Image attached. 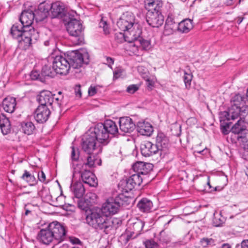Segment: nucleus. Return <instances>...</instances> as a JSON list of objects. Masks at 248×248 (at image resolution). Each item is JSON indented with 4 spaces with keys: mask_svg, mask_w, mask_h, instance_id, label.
Here are the masks:
<instances>
[{
    "mask_svg": "<svg viewBox=\"0 0 248 248\" xmlns=\"http://www.w3.org/2000/svg\"><path fill=\"white\" fill-rule=\"evenodd\" d=\"M86 160L87 161L83 164H80L81 168H83L84 165L92 168L95 167L97 165L100 166L101 164V160L92 154H88Z\"/></svg>",
    "mask_w": 248,
    "mask_h": 248,
    "instance_id": "nucleus-32",
    "label": "nucleus"
},
{
    "mask_svg": "<svg viewBox=\"0 0 248 248\" xmlns=\"http://www.w3.org/2000/svg\"><path fill=\"white\" fill-rule=\"evenodd\" d=\"M137 130L141 135L149 136L153 132V127L149 123L140 121L137 124Z\"/></svg>",
    "mask_w": 248,
    "mask_h": 248,
    "instance_id": "nucleus-26",
    "label": "nucleus"
},
{
    "mask_svg": "<svg viewBox=\"0 0 248 248\" xmlns=\"http://www.w3.org/2000/svg\"><path fill=\"white\" fill-rule=\"evenodd\" d=\"M175 26V21L174 19V17L172 15L170 16L169 15L166 20L165 23V28L166 30L170 29L173 30Z\"/></svg>",
    "mask_w": 248,
    "mask_h": 248,
    "instance_id": "nucleus-45",
    "label": "nucleus"
},
{
    "mask_svg": "<svg viewBox=\"0 0 248 248\" xmlns=\"http://www.w3.org/2000/svg\"><path fill=\"white\" fill-rule=\"evenodd\" d=\"M89 131L97 140V141L100 144L106 145L109 142L111 138L102 123L97 124L93 128H91Z\"/></svg>",
    "mask_w": 248,
    "mask_h": 248,
    "instance_id": "nucleus-9",
    "label": "nucleus"
},
{
    "mask_svg": "<svg viewBox=\"0 0 248 248\" xmlns=\"http://www.w3.org/2000/svg\"><path fill=\"white\" fill-rule=\"evenodd\" d=\"M164 16L161 12L150 11L147 13L146 21L148 24L154 28H158L164 22Z\"/></svg>",
    "mask_w": 248,
    "mask_h": 248,
    "instance_id": "nucleus-14",
    "label": "nucleus"
},
{
    "mask_svg": "<svg viewBox=\"0 0 248 248\" xmlns=\"http://www.w3.org/2000/svg\"><path fill=\"white\" fill-rule=\"evenodd\" d=\"M66 30L70 35L74 37L73 42L75 45H79L84 43L83 29L80 21L70 18L66 25Z\"/></svg>",
    "mask_w": 248,
    "mask_h": 248,
    "instance_id": "nucleus-5",
    "label": "nucleus"
},
{
    "mask_svg": "<svg viewBox=\"0 0 248 248\" xmlns=\"http://www.w3.org/2000/svg\"><path fill=\"white\" fill-rule=\"evenodd\" d=\"M0 128L3 135H7L11 131V125L10 121L3 113L0 114Z\"/></svg>",
    "mask_w": 248,
    "mask_h": 248,
    "instance_id": "nucleus-29",
    "label": "nucleus"
},
{
    "mask_svg": "<svg viewBox=\"0 0 248 248\" xmlns=\"http://www.w3.org/2000/svg\"><path fill=\"white\" fill-rule=\"evenodd\" d=\"M103 124L104 128L106 129L111 138L116 136L118 133V128L115 122L111 120H107L104 121Z\"/></svg>",
    "mask_w": 248,
    "mask_h": 248,
    "instance_id": "nucleus-27",
    "label": "nucleus"
},
{
    "mask_svg": "<svg viewBox=\"0 0 248 248\" xmlns=\"http://www.w3.org/2000/svg\"><path fill=\"white\" fill-rule=\"evenodd\" d=\"M71 188L75 196L78 199L82 197L85 193L84 187L80 182L74 183Z\"/></svg>",
    "mask_w": 248,
    "mask_h": 248,
    "instance_id": "nucleus-34",
    "label": "nucleus"
},
{
    "mask_svg": "<svg viewBox=\"0 0 248 248\" xmlns=\"http://www.w3.org/2000/svg\"><path fill=\"white\" fill-rule=\"evenodd\" d=\"M220 248H231V246L228 244H223Z\"/></svg>",
    "mask_w": 248,
    "mask_h": 248,
    "instance_id": "nucleus-63",
    "label": "nucleus"
},
{
    "mask_svg": "<svg viewBox=\"0 0 248 248\" xmlns=\"http://www.w3.org/2000/svg\"><path fill=\"white\" fill-rule=\"evenodd\" d=\"M86 222L96 230L106 234L109 233L114 226V219L107 217L101 208H94L86 211Z\"/></svg>",
    "mask_w": 248,
    "mask_h": 248,
    "instance_id": "nucleus-2",
    "label": "nucleus"
},
{
    "mask_svg": "<svg viewBox=\"0 0 248 248\" xmlns=\"http://www.w3.org/2000/svg\"><path fill=\"white\" fill-rule=\"evenodd\" d=\"M16 101L15 98L8 96L3 100L0 105V109L2 108L3 110L8 113H13L16 108Z\"/></svg>",
    "mask_w": 248,
    "mask_h": 248,
    "instance_id": "nucleus-24",
    "label": "nucleus"
},
{
    "mask_svg": "<svg viewBox=\"0 0 248 248\" xmlns=\"http://www.w3.org/2000/svg\"><path fill=\"white\" fill-rule=\"evenodd\" d=\"M123 72V70L120 67H117L113 71V78L117 79L120 78Z\"/></svg>",
    "mask_w": 248,
    "mask_h": 248,
    "instance_id": "nucleus-53",
    "label": "nucleus"
},
{
    "mask_svg": "<svg viewBox=\"0 0 248 248\" xmlns=\"http://www.w3.org/2000/svg\"><path fill=\"white\" fill-rule=\"evenodd\" d=\"M143 244L145 248H161L159 245L153 239H147Z\"/></svg>",
    "mask_w": 248,
    "mask_h": 248,
    "instance_id": "nucleus-43",
    "label": "nucleus"
},
{
    "mask_svg": "<svg viewBox=\"0 0 248 248\" xmlns=\"http://www.w3.org/2000/svg\"><path fill=\"white\" fill-rule=\"evenodd\" d=\"M79 174L82 181L85 184L91 186L95 187L98 185V181L95 175L90 170H87L81 167L80 165H76L74 168L73 175Z\"/></svg>",
    "mask_w": 248,
    "mask_h": 248,
    "instance_id": "nucleus-7",
    "label": "nucleus"
},
{
    "mask_svg": "<svg viewBox=\"0 0 248 248\" xmlns=\"http://www.w3.org/2000/svg\"><path fill=\"white\" fill-rule=\"evenodd\" d=\"M121 205V201L119 198H110L103 204L101 209L107 217H108V216L117 213L120 209Z\"/></svg>",
    "mask_w": 248,
    "mask_h": 248,
    "instance_id": "nucleus-12",
    "label": "nucleus"
},
{
    "mask_svg": "<svg viewBox=\"0 0 248 248\" xmlns=\"http://www.w3.org/2000/svg\"><path fill=\"white\" fill-rule=\"evenodd\" d=\"M50 16L52 18H62L66 15L63 5L59 2L50 4Z\"/></svg>",
    "mask_w": 248,
    "mask_h": 248,
    "instance_id": "nucleus-19",
    "label": "nucleus"
},
{
    "mask_svg": "<svg viewBox=\"0 0 248 248\" xmlns=\"http://www.w3.org/2000/svg\"><path fill=\"white\" fill-rule=\"evenodd\" d=\"M20 21L25 28V30L30 29H34L31 26L33 20H36V16L33 12L31 10L24 11L21 13L20 18Z\"/></svg>",
    "mask_w": 248,
    "mask_h": 248,
    "instance_id": "nucleus-18",
    "label": "nucleus"
},
{
    "mask_svg": "<svg viewBox=\"0 0 248 248\" xmlns=\"http://www.w3.org/2000/svg\"><path fill=\"white\" fill-rule=\"evenodd\" d=\"M38 180L41 181V182L46 183L47 182H46V175L45 173L42 171L40 173H39L38 174Z\"/></svg>",
    "mask_w": 248,
    "mask_h": 248,
    "instance_id": "nucleus-55",
    "label": "nucleus"
},
{
    "mask_svg": "<svg viewBox=\"0 0 248 248\" xmlns=\"http://www.w3.org/2000/svg\"><path fill=\"white\" fill-rule=\"evenodd\" d=\"M239 117V120L248 124V106H242L241 108L233 107L229 108L228 111H223L220 114V122L226 120H235Z\"/></svg>",
    "mask_w": 248,
    "mask_h": 248,
    "instance_id": "nucleus-4",
    "label": "nucleus"
},
{
    "mask_svg": "<svg viewBox=\"0 0 248 248\" xmlns=\"http://www.w3.org/2000/svg\"><path fill=\"white\" fill-rule=\"evenodd\" d=\"M21 178L25 180L30 186H34L37 184V180L34 176L31 175L27 170H24V173L21 176Z\"/></svg>",
    "mask_w": 248,
    "mask_h": 248,
    "instance_id": "nucleus-39",
    "label": "nucleus"
},
{
    "mask_svg": "<svg viewBox=\"0 0 248 248\" xmlns=\"http://www.w3.org/2000/svg\"><path fill=\"white\" fill-rule=\"evenodd\" d=\"M71 159L72 161V167L75 168L74 162L77 161L79 157V152L78 148H75L74 146L71 147Z\"/></svg>",
    "mask_w": 248,
    "mask_h": 248,
    "instance_id": "nucleus-42",
    "label": "nucleus"
},
{
    "mask_svg": "<svg viewBox=\"0 0 248 248\" xmlns=\"http://www.w3.org/2000/svg\"><path fill=\"white\" fill-rule=\"evenodd\" d=\"M42 75L45 77H52L54 76V73L50 66L45 65L42 68Z\"/></svg>",
    "mask_w": 248,
    "mask_h": 248,
    "instance_id": "nucleus-46",
    "label": "nucleus"
},
{
    "mask_svg": "<svg viewBox=\"0 0 248 248\" xmlns=\"http://www.w3.org/2000/svg\"><path fill=\"white\" fill-rule=\"evenodd\" d=\"M126 31L123 32H119L115 33V39L118 43H123V42H127L126 38Z\"/></svg>",
    "mask_w": 248,
    "mask_h": 248,
    "instance_id": "nucleus-48",
    "label": "nucleus"
},
{
    "mask_svg": "<svg viewBox=\"0 0 248 248\" xmlns=\"http://www.w3.org/2000/svg\"><path fill=\"white\" fill-rule=\"evenodd\" d=\"M106 63L108 66L112 68V65L114 63V59L111 57H105Z\"/></svg>",
    "mask_w": 248,
    "mask_h": 248,
    "instance_id": "nucleus-56",
    "label": "nucleus"
},
{
    "mask_svg": "<svg viewBox=\"0 0 248 248\" xmlns=\"http://www.w3.org/2000/svg\"><path fill=\"white\" fill-rule=\"evenodd\" d=\"M97 93V87L91 86L88 89V94L90 96H93Z\"/></svg>",
    "mask_w": 248,
    "mask_h": 248,
    "instance_id": "nucleus-54",
    "label": "nucleus"
},
{
    "mask_svg": "<svg viewBox=\"0 0 248 248\" xmlns=\"http://www.w3.org/2000/svg\"><path fill=\"white\" fill-rule=\"evenodd\" d=\"M50 4L46 2L41 3L38 7L37 9L33 12L36 16V22L42 21L50 16Z\"/></svg>",
    "mask_w": 248,
    "mask_h": 248,
    "instance_id": "nucleus-15",
    "label": "nucleus"
},
{
    "mask_svg": "<svg viewBox=\"0 0 248 248\" xmlns=\"http://www.w3.org/2000/svg\"><path fill=\"white\" fill-rule=\"evenodd\" d=\"M144 226V222L140 219H136L135 221L129 223L125 231L126 240L138 237L141 233Z\"/></svg>",
    "mask_w": 248,
    "mask_h": 248,
    "instance_id": "nucleus-10",
    "label": "nucleus"
},
{
    "mask_svg": "<svg viewBox=\"0 0 248 248\" xmlns=\"http://www.w3.org/2000/svg\"><path fill=\"white\" fill-rule=\"evenodd\" d=\"M53 98V94L48 91H43L41 92L37 97V100L40 104V106H52Z\"/></svg>",
    "mask_w": 248,
    "mask_h": 248,
    "instance_id": "nucleus-23",
    "label": "nucleus"
},
{
    "mask_svg": "<svg viewBox=\"0 0 248 248\" xmlns=\"http://www.w3.org/2000/svg\"><path fill=\"white\" fill-rule=\"evenodd\" d=\"M213 224L216 227H218L221 226L223 223V219L221 218V217L219 215L218 216H215L213 220Z\"/></svg>",
    "mask_w": 248,
    "mask_h": 248,
    "instance_id": "nucleus-51",
    "label": "nucleus"
},
{
    "mask_svg": "<svg viewBox=\"0 0 248 248\" xmlns=\"http://www.w3.org/2000/svg\"><path fill=\"white\" fill-rule=\"evenodd\" d=\"M163 3L162 0H145V7L148 12H161Z\"/></svg>",
    "mask_w": 248,
    "mask_h": 248,
    "instance_id": "nucleus-28",
    "label": "nucleus"
},
{
    "mask_svg": "<svg viewBox=\"0 0 248 248\" xmlns=\"http://www.w3.org/2000/svg\"><path fill=\"white\" fill-rule=\"evenodd\" d=\"M31 78L32 80H39L41 81H43V78L37 71H32L30 74Z\"/></svg>",
    "mask_w": 248,
    "mask_h": 248,
    "instance_id": "nucleus-50",
    "label": "nucleus"
},
{
    "mask_svg": "<svg viewBox=\"0 0 248 248\" xmlns=\"http://www.w3.org/2000/svg\"><path fill=\"white\" fill-rule=\"evenodd\" d=\"M245 124L246 123L242 122V121L239 120L237 123L232 126L231 131L237 136L240 135L243 131L247 129Z\"/></svg>",
    "mask_w": 248,
    "mask_h": 248,
    "instance_id": "nucleus-36",
    "label": "nucleus"
},
{
    "mask_svg": "<svg viewBox=\"0 0 248 248\" xmlns=\"http://www.w3.org/2000/svg\"><path fill=\"white\" fill-rule=\"evenodd\" d=\"M141 154L144 156H150L155 154L158 151L156 146L149 141H143L140 145Z\"/></svg>",
    "mask_w": 248,
    "mask_h": 248,
    "instance_id": "nucleus-21",
    "label": "nucleus"
},
{
    "mask_svg": "<svg viewBox=\"0 0 248 248\" xmlns=\"http://www.w3.org/2000/svg\"><path fill=\"white\" fill-rule=\"evenodd\" d=\"M238 141L242 143L243 148L245 150H248V129H246L241 133L240 135L237 136Z\"/></svg>",
    "mask_w": 248,
    "mask_h": 248,
    "instance_id": "nucleus-38",
    "label": "nucleus"
},
{
    "mask_svg": "<svg viewBox=\"0 0 248 248\" xmlns=\"http://www.w3.org/2000/svg\"><path fill=\"white\" fill-rule=\"evenodd\" d=\"M39 37V32L35 29L25 30L23 36L17 40L18 47L22 50H27L32 43L36 42Z\"/></svg>",
    "mask_w": 248,
    "mask_h": 248,
    "instance_id": "nucleus-6",
    "label": "nucleus"
},
{
    "mask_svg": "<svg viewBox=\"0 0 248 248\" xmlns=\"http://www.w3.org/2000/svg\"><path fill=\"white\" fill-rule=\"evenodd\" d=\"M75 93H76V95H77V96L78 95L80 97H81L82 93H81V92L80 85H78L76 86L75 88Z\"/></svg>",
    "mask_w": 248,
    "mask_h": 248,
    "instance_id": "nucleus-57",
    "label": "nucleus"
},
{
    "mask_svg": "<svg viewBox=\"0 0 248 248\" xmlns=\"http://www.w3.org/2000/svg\"><path fill=\"white\" fill-rule=\"evenodd\" d=\"M141 34V29L139 25L136 23L126 31L125 35L127 42L131 43V46H132V45L140 37Z\"/></svg>",
    "mask_w": 248,
    "mask_h": 248,
    "instance_id": "nucleus-16",
    "label": "nucleus"
},
{
    "mask_svg": "<svg viewBox=\"0 0 248 248\" xmlns=\"http://www.w3.org/2000/svg\"><path fill=\"white\" fill-rule=\"evenodd\" d=\"M22 128L24 133L29 135L33 134L35 127L31 122L24 123L22 124Z\"/></svg>",
    "mask_w": 248,
    "mask_h": 248,
    "instance_id": "nucleus-40",
    "label": "nucleus"
},
{
    "mask_svg": "<svg viewBox=\"0 0 248 248\" xmlns=\"http://www.w3.org/2000/svg\"><path fill=\"white\" fill-rule=\"evenodd\" d=\"M150 45V43L149 41L145 40L140 37L132 45V46L134 47L133 51L138 50L139 47H141L143 49H147L149 48Z\"/></svg>",
    "mask_w": 248,
    "mask_h": 248,
    "instance_id": "nucleus-35",
    "label": "nucleus"
},
{
    "mask_svg": "<svg viewBox=\"0 0 248 248\" xmlns=\"http://www.w3.org/2000/svg\"><path fill=\"white\" fill-rule=\"evenodd\" d=\"M220 129L222 133L225 135H228L231 131L230 129H228L225 126H223L222 124L220 125Z\"/></svg>",
    "mask_w": 248,
    "mask_h": 248,
    "instance_id": "nucleus-58",
    "label": "nucleus"
},
{
    "mask_svg": "<svg viewBox=\"0 0 248 248\" xmlns=\"http://www.w3.org/2000/svg\"><path fill=\"white\" fill-rule=\"evenodd\" d=\"M120 129L124 133H130L135 128V124L129 117L120 118L119 120Z\"/></svg>",
    "mask_w": 248,
    "mask_h": 248,
    "instance_id": "nucleus-20",
    "label": "nucleus"
},
{
    "mask_svg": "<svg viewBox=\"0 0 248 248\" xmlns=\"http://www.w3.org/2000/svg\"><path fill=\"white\" fill-rule=\"evenodd\" d=\"M242 248H248V240H245L241 243Z\"/></svg>",
    "mask_w": 248,
    "mask_h": 248,
    "instance_id": "nucleus-61",
    "label": "nucleus"
},
{
    "mask_svg": "<svg viewBox=\"0 0 248 248\" xmlns=\"http://www.w3.org/2000/svg\"><path fill=\"white\" fill-rule=\"evenodd\" d=\"M146 84H147V86L149 87V88H152V87L154 86V81L152 80V79H150L149 78L147 79L146 80Z\"/></svg>",
    "mask_w": 248,
    "mask_h": 248,
    "instance_id": "nucleus-59",
    "label": "nucleus"
},
{
    "mask_svg": "<svg viewBox=\"0 0 248 248\" xmlns=\"http://www.w3.org/2000/svg\"><path fill=\"white\" fill-rule=\"evenodd\" d=\"M82 140V149L88 154H92L94 151H97L96 153L101 151L100 143L97 141L89 131L86 133Z\"/></svg>",
    "mask_w": 248,
    "mask_h": 248,
    "instance_id": "nucleus-8",
    "label": "nucleus"
},
{
    "mask_svg": "<svg viewBox=\"0 0 248 248\" xmlns=\"http://www.w3.org/2000/svg\"><path fill=\"white\" fill-rule=\"evenodd\" d=\"M25 28L21 24L16 23L11 29V34L15 39L18 40L23 36Z\"/></svg>",
    "mask_w": 248,
    "mask_h": 248,
    "instance_id": "nucleus-31",
    "label": "nucleus"
},
{
    "mask_svg": "<svg viewBox=\"0 0 248 248\" xmlns=\"http://www.w3.org/2000/svg\"><path fill=\"white\" fill-rule=\"evenodd\" d=\"M132 168L135 173L144 176L147 175L152 170V165L143 162H137L132 166Z\"/></svg>",
    "mask_w": 248,
    "mask_h": 248,
    "instance_id": "nucleus-22",
    "label": "nucleus"
},
{
    "mask_svg": "<svg viewBox=\"0 0 248 248\" xmlns=\"http://www.w3.org/2000/svg\"><path fill=\"white\" fill-rule=\"evenodd\" d=\"M215 240L213 238L203 237L200 240V244L203 248H206L209 246L215 245Z\"/></svg>",
    "mask_w": 248,
    "mask_h": 248,
    "instance_id": "nucleus-44",
    "label": "nucleus"
},
{
    "mask_svg": "<svg viewBox=\"0 0 248 248\" xmlns=\"http://www.w3.org/2000/svg\"><path fill=\"white\" fill-rule=\"evenodd\" d=\"M143 177L135 173L128 179L121 181L119 185L122 187L124 192L127 193L132 190L135 186H140Z\"/></svg>",
    "mask_w": 248,
    "mask_h": 248,
    "instance_id": "nucleus-11",
    "label": "nucleus"
},
{
    "mask_svg": "<svg viewBox=\"0 0 248 248\" xmlns=\"http://www.w3.org/2000/svg\"><path fill=\"white\" fill-rule=\"evenodd\" d=\"M48 61L52 62V68L56 73L65 75L68 74L70 67L78 68L83 63L87 64L89 62L88 52L83 53L78 51H72L65 58L62 55L48 57Z\"/></svg>",
    "mask_w": 248,
    "mask_h": 248,
    "instance_id": "nucleus-1",
    "label": "nucleus"
},
{
    "mask_svg": "<svg viewBox=\"0 0 248 248\" xmlns=\"http://www.w3.org/2000/svg\"><path fill=\"white\" fill-rule=\"evenodd\" d=\"M85 203L84 202L82 201H80L78 202V206L81 209L84 210L86 208L85 205H84Z\"/></svg>",
    "mask_w": 248,
    "mask_h": 248,
    "instance_id": "nucleus-60",
    "label": "nucleus"
},
{
    "mask_svg": "<svg viewBox=\"0 0 248 248\" xmlns=\"http://www.w3.org/2000/svg\"><path fill=\"white\" fill-rule=\"evenodd\" d=\"M184 81L186 89H189L191 86V82L192 79V75L190 73H184Z\"/></svg>",
    "mask_w": 248,
    "mask_h": 248,
    "instance_id": "nucleus-47",
    "label": "nucleus"
},
{
    "mask_svg": "<svg viewBox=\"0 0 248 248\" xmlns=\"http://www.w3.org/2000/svg\"><path fill=\"white\" fill-rule=\"evenodd\" d=\"M139 89V86L137 84H132L128 86L126 89V92L129 93L133 94L137 91Z\"/></svg>",
    "mask_w": 248,
    "mask_h": 248,
    "instance_id": "nucleus-52",
    "label": "nucleus"
},
{
    "mask_svg": "<svg viewBox=\"0 0 248 248\" xmlns=\"http://www.w3.org/2000/svg\"><path fill=\"white\" fill-rule=\"evenodd\" d=\"M193 27L192 20L186 19L179 23L177 31L182 33H188Z\"/></svg>",
    "mask_w": 248,
    "mask_h": 248,
    "instance_id": "nucleus-30",
    "label": "nucleus"
},
{
    "mask_svg": "<svg viewBox=\"0 0 248 248\" xmlns=\"http://www.w3.org/2000/svg\"><path fill=\"white\" fill-rule=\"evenodd\" d=\"M233 0H227L226 1V4L227 5V6H231L232 4L233 3Z\"/></svg>",
    "mask_w": 248,
    "mask_h": 248,
    "instance_id": "nucleus-64",
    "label": "nucleus"
},
{
    "mask_svg": "<svg viewBox=\"0 0 248 248\" xmlns=\"http://www.w3.org/2000/svg\"><path fill=\"white\" fill-rule=\"evenodd\" d=\"M137 207L141 212H149L153 207V203L147 198H142L139 202Z\"/></svg>",
    "mask_w": 248,
    "mask_h": 248,
    "instance_id": "nucleus-33",
    "label": "nucleus"
},
{
    "mask_svg": "<svg viewBox=\"0 0 248 248\" xmlns=\"http://www.w3.org/2000/svg\"><path fill=\"white\" fill-rule=\"evenodd\" d=\"M155 145L158 151H166L169 145V139L164 133L159 132L156 137Z\"/></svg>",
    "mask_w": 248,
    "mask_h": 248,
    "instance_id": "nucleus-25",
    "label": "nucleus"
},
{
    "mask_svg": "<svg viewBox=\"0 0 248 248\" xmlns=\"http://www.w3.org/2000/svg\"><path fill=\"white\" fill-rule=\"evenodd\" d=\"M107 22L106 21H103L102 20L100 23H99V26L100 27H102V28H104L106 26H107Z\"/></svg>",
    "mask_w": 248,
    "mask_h": 248,
    "instance_id": "nucleus-62",
    "label": "nucleus"
},
{
    "mask_svg": "<svg viewBox=\"0 0 248 248\" xmlns=\"http://www.w3.org/2000/svg\"><path fill=\"white\" fill-rule=\"evenodd\" d=\"M159 235V240L161 242L168 243L170 241V235L167 234L164 230H162L160 232Z\"/></svg>",
    "mask_w": 248,
    "mask_h": 248,
    "instance_id": "nucleus-49",
    "label": "nucleus"
},
{
    "mask_svg": "<svg viewBox=\"0 0 248 248\" xmlns=\"http://www.w3.org/2000/svg\"><path fill=\"white\" fill-rule=\"evenodd\" d=\"M53 105L51 106L53 109L60 108L62 101L63 100V96H56L55 94H53Z\"/></svg>",
    "mask_w": 248,
    "mask_h": 248,
    "instance_id": "nucleus-41",
    "label": "nucleus"
},
{
    "mask_svg": "<svg viewBox=\"0 0 248 248\" xmlns=\"http://www.w3.org/2000/svg\"><path fill=\"white\" fill-rule=\"evenodd\" d=\"M136 24L134 15L129 12L124 13L117 22L118 27L123 31H126Z\"/></svg>",
    "mask_w": 248,
    "mask_h": 248,
    "instance_id": "nucleus-13",
    "label": "nucleus"
},
{
    "mask_svg": "<svg viewBox=\"0 0 248 248\" xmlns=\"http://www.w3.org/2000/svg\"><path fill=\"white\" fill-rule=\"evenodd\" d=\"M64 227L57 221L52 222L45 229H41L37 234V240L42 244L49 245L53 242L60 243L66 236Z\"/></svg>",
    "mask_w": 248,
    "mask_h": 248,
    "instance_id": "nucleus-3",
    "label": "nucleus"
},
{
    "mask_svg": "<svg viewBox=\"0 0 248 248\" xmlns=\"http://www.w3.org/2000/svg\"><path fill=\"white\" fill-rule=\"evenodd\" d=\"M50 114V111L47 106H39L36 108L34 117L36 121L40 124L46 122Z\"/></svg>",
    "mask_w": 248,
    "mask_h": 248,
    "instance_id": "nucleus-17",
    "label": "nucleus"
},
{
    "mask_svg": "<svg viewBox=\"0 0 248 248\" xmlns=\"http://www.w3.org/2000/svg\"><path fill=\"white\" fill-rule=\"evenodd\" d=\"M247 100L245 97L242 96L240 94H235L231 99V107L230 108H232L233 107L241 108V105L243 102L246 103Z\"/></svg>",
    "mask_w": 248,
    "mask_h": 248,
    "instance_id": "nucleus-37",
    "label": "nucleus"
}]
</instances>
